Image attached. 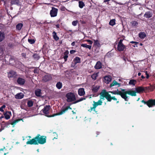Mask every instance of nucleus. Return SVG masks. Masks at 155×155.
Masks as SVG:
<instances>
[{"instance_id":"obj_11","label":"nucleus","mask_w":155,"mask_h":155,"mask_svg":"<svg viewBox=\"0 0 155 155\" xmlns=\"http://www.w3.org/2000/svg\"><path fill=\"white\" fill-rule=\"evenodd\" d=\"M153 14V11L150 9V11H147L145 13L143 16L147 18H149L152 17Z\"/></svg>"},{"instance_id":"obj_45","label":"nucleus","mask_w":155,"mask_h":155,"mask_svg":"<svg viewBox=\"0 0 155 155\" xmlns=\"http://www.w3.org/2000/svg\"><path fill=\"white\" fill-rule=\"evenodd\" d=\"M14 46V45L13 43L9 42L8 44V46L10 48H12Z\"/></svg>"},{"instance_id":"obj_61","label":"nucleus","mask_w":155,"mask_h":155,"mask_svg":"<svg viewBox=\"0 0 155 155\" xmlns=\"http://www.w3.org/2000/svg\"><path fill=\"white\" fill-rule=\"evenodd\" d=\"M96 134H97V135L96 136V137H97V136L99 134L100 132L97 131V132H96Z\"/></svg>"},{"instance_id":"obj_17","label":"nucleus","mask_w":155,"mask_h":155,"mask_svg":"<svg viewBox=\"0 0 155 155\" xmlns=\"http://www.w3.org/2000/svg\"><path fill=\"white\" fill-rule=\"evenodd\" d=\"M136 91L137 93H140L143 92L145 91V89L142 86L138 87L135 88Z\"/></svg>"},{"instance_id":"obj_44","label":"nucleus","mask_w":155,"mask_h":155,"mask_svg":"<svg viewBox=\"0 0 155 155\" xmlns=\"http://www.w3.org/2000/svg\"><path fill=\"white\" fill-rule=\"evenodd\" d=\"M78 22V20L74 21L72 22V25L74 26H76Z\"/></svg>"},{"instance_id":"obj_63","label":"nucleus","mask_w":155,"mask_h":155,"mask_svg":"<svg viewBox=\"0 0 155 155\" xmlns=\"http://www.w3.org/2000/svg\"><path fill=\"white\" fill-rule=\"evenodd\" d=\"M110 0H104V2H106L109 1Z\"/></svg>"},{"instance_id":"obj_32","label":"nucleus","mask_w":155,"mask_h":155,"mask_svg":"<svg viewBox=\"0 0 155 155\" xmlns=\"http://www.w3.org/2000/svg\"><path fill=\"white\" fill-rule=\"evenodd\" d=\"M136 83L137 81L136 80L134 79H131L130 81L129 84L130 85H134Z\"/></svg>"},{"instance_id":"obj_57","label":"nucleus","mask_w":155,"mask_h":155,"mask_svg":"<svg viewBox=\"0 0 155 155\" xmlns=\"http://www.w3.org/2000/svg\"><path fill=\"white\" fill-rule=\"evenodd\" d=\"M75 43H76V42L75 41H73V42L71 44V45L73 46H74L75 45Z\"/></svg>"},{"instance_id":"obj_20","label":"nucleus","mask_w":155,"mask_h":155,"mask_svg":"<svg viewBox=\"0 0 155 155\" xmlns=\"http://www.w3.org/2000/svg\"><path fill=\"white\" fill-rule=\"evenodd\" d=\"M94 68L96 69H99L102 68V63L100 61L97 62Z\"/></svg>"},{"instance_id":"obj_24","label":"nucleus","mask_w":155,"mask_h":155,"mask_svg":"<svg viewBox=\"0 0 155 155\" xmlns=\"http://www.w3.org/2000/svg\"><path fill=\"white\" fill-rule=\"evenodd\" d=\"M100 87L98 86H93L92 88V91L94 93H96L99 89Z\"/></svg>"},{"instance_id":"obj_59","label":"nucleus","mask_w":155,"mask_h":155,"mask_svg":"<svg viewBox=\"0 0 155 155\" xmlns=\"http://www.w3.org/2000/svg\"><path fill=\"white\" fill-rule=\"evenodd\" d=\"M144 88L145 89V91H147L149 89V87H144Z\"/></svg>"},{"instance_id":"obj_48","label":"nucleus","mask_w":155,"mask_h":155,"mask_svg":"<svg viewBox=\"0 0 155 155\" xmlns=\"http://www.w3.org/2000/svg\"><path fill=\"white\" fill-rule=\"evenodd\" d=\"M6 106L5 105H3L1 107H0V111L2 112H4V110L3 109L5 108Z\"/></svg>"},{"instance_id":"obj_51","label":"nucleus","mask_w":155,"mask_h":155,"mask_svg":"<svg viewBox=\"0 0 155 155\" xmlns=\"http://www.w3.org/2000/svg\"><path fill=\"white\" fill-rule=\"evenodd\" d=\"M21 55L22 57H23L25 58H26V53H23L21 54Z\"/></svg>"},{"instance_id":"obj_34","label":"nucleus","mask_w":155,"mask_h":155,"mask_svg":"<svg viewBox=\"0 0 155 155\" xmlns=\"http://www.w3.org/2000/svg\"><path fill=\"white\" fill-rule=\"evenodd\" d=\"M79 7L81 8H82L85 6V4L84 2L82 1L79 2Z\"/></svg>"},{"instance_id":"obj_22","label":"nucleus","mask_w":155,"mask_h":155,"mask_svg":"<svg viewBox=\"0 0 155 155\" xmlns=\"http://www.w3.org/2000/svg\"><path fill=\"white\" fill-rule=\"evenodd\" d=\"M35 94L37 97H41L42 94L41 90L40 89L36 90L35 91Z\"/></svg>"},{"instance_id":"obj_43","label":"nucleus","mask_w":155,"mask_h":155,"mask_svg":"<svg viewBox=\"0 0 155 155\" xmlns=\"http://www.w3.org/2000/svg\"><path fill=\"white\" fill-rule=\"evenodd\" d=\"M28 41L29 43L30 44H32L35 43V41L34 39H28Z\"/></svg>"},{"instance_id":"obj_55","label":"nucleus","mask_w":155,"mask_h":155,"mask_svg":"<svg viewBox=\"0 0 155 155\" xmlns=\"http://www.w3.org/2000/svg\"><path fill=\"white\" fill-rule=\"evenodd\" d=\"M146 78L148 79L149 77V74L147 73V71H146Z\"/></svg>"},{"instance_id":"obj_58","label":"nucleus","mask_w":155,"mask_h":155,"mask_svg":"<svg viewBox=\"0 0 155 155\" xmlns=\"http://www.w3.org/2000/svg\"><path fill=\"white\" fill-rule=\"evenodd\" d=\"M57 28H60V25L58 24L55 25Z\"/></svg>"},{"instance_id":"obj_8","label":"nucleus","mask_w":155,"mask_h":155,"mask_svg":"<svg viewBox=\"0 0 155 155\" xmlns=\"http://www.w3.org/2000/svg\"><path fill=\"white\" fill-rule=\"evenodd\" d=\"M58 9L54 7H52L50 12V14L51 17H54L57 16Z\"/></svg>"},{"instance_id":"obj_1","label":"nucleus","mask_w":155,"mask_h":155,"mask_svg":"<svg viewBox=\"0 0 155 155\" xmlns=\"http://www.w3.org/2000/svg\"><path fill=\"white\" fill-rule=\"evenodd\" d=\"M46 137L41 136L39 134L33 138L28 141L26 142L27 144L38 145V144H43L46 142Z\"/></svg>"},{"instance_id":"obj_42","label":"nucleus","mask_w":155,"mask_h":155,"mask_svg":"<svg viewBox=\"0 0 155 155\" xmlns=\"http://www.w3.org/2000/svg\"><path fill=\"white\" fill-rule=\"evenodd\" d=\"M4 115L5 116V118L7 120H8L10 118V115L7 114L6 113H5L4 114Z\"/></svg>"},{"instance_id":"obj_36","label":"nucleus","mask_w":155,"mask_h":155,"mask_svg":"<svg viewBox=\"0 0 155 155\" xmlns=\"http://www.w3.org/2000/svg\"><path fill=\"white\" fill-rule=\"evenodd\" d=\"M112 99L114 101H117V99L115 98V97H111V95L110 94L109 97L108 98V101L110 102L111 101Z\"/></svg>"},{"instance_id":"obj_31","label":"nucleus","mask_w":155,"mask_h":155,"mask_svg":"<svg viewBox=\"0 0 155 155\" xmlns=\"http://www.w3.org/2000/svg\"><path fill=\"white\" fill-rule=\"evenodd\" d=\"M81 46L84 48H88L90 50L91 48V45H88L87 44H82L81 45Z\"/></svg>"},{"instance_id":"obj_9","label":"nucleus","mask_w":155,"mask_h":155,"mask_svg":"<svg viewBox=\"0 0 155 155\" xmlns=\"http://www.w3.org/2000/svg\"><path fill=\"white\" fill-rule=\"evenodd\" d=\"M81 62V58L78 57H76L74 59L71 64V67H74L78 63H80Z\"/></svg>"},{"instance_id":"obj_60","label":"nucleus","mask_w":155,"mask_h":155,"mask_svg":"<svg viewBox=\"0 0 155 155\" xmlns=\"http://www.w3.org/2000/svg\"><path fill=\"white\" fill-rule=\"evenodd\" d=\"M18 121V122L21 121V120H22V121H23V119H21V118H20V119H17Z\"/></svg>"},{"instance_id":"obj_21","label":"nucleus","mask_w":155,"mask_h":155,"mask_svg":"<svg viewBox=\"0 0 155 155\" xmlns=\"http://www.w3.org/2000/svg\"><path fill=\"white\" fill-rule=\"evenodd\" d=\"M5 38V33L4 32L0 31V42L3 41Z\"/></svg>"},{"instance_id":"obj_26","label":"nucleus","mask_w":155,"mask_h":155,"mask_svg":"<svg viewBox=\"0 0 155 155\" xmlns=\"http://www.w3.org/2000/svg\"><path fill=\"white\" fill-rule=\"evenodd\" d=\"M19 3V0H11L10 4L11 5H18Z\"/></svg>"},{"instance_id":"obj_47","label":"nucleus","mask_w":155,"mask_h":155,"mask_svg":"<svg viewBox=\"0 0 155 155\" xmlns=\"http://www.w3.org/2000/svg\"><path fill=\"white\" fill-rule=\"evenodd\" d=\"M138 25V23L135 21H134L132 22V25L133 26H137Z\"/></svg>"},{"instance_id":"obj_50","label":"nucleus","mask_w":155,"mask_h":155,"mask_svg":"<svg viewBox=\"0 0 155 155\" xmlns=\"http://www.w3.org/2000/svg\"><path fill=\"white\" fill-rule=\"evenodd\" d=\"M33 72L34 73L38 74L39 71V70L37 68H35Z\"/></svg>"},{"instance_id":"obj_16","label":"nucleus","mask_w":155,"mask_h":155,"mask_svg":"<svg viewBox=\"0 0 155 155\" xmlns=\"http://www.w3.org/2000/svg\"><path fill=\"white\" fill-rule=\"evenodd\" d=\"M25 82V79L21 78H18L17 80L18 83L21 85H24Z\"/></svg>"},{"instance_id":"obj_5","label":"nucleus","mask_w":155,"mask_h":155,"mask_svg":"<svg viewBox=\"0 0 155 155\" xmlns=\"http://www.w3.org/2000/svg\"><path fill=\"white\" fill-rule=\"evenodd\" d=\"M66 97L67 98V101L68 102H71L76 100L75 94L72 92H69L67 93Z\"/></svg>"},{"instance_id":"obj_37","label":"nucleus","mask_w":155,"mask_h":155,"mask_svg":"<svg viewBox=\"0 0 155 155\" xmlns=\"http://www.w3.org/2000/svg\"><path fill=\"white\" fill-rule=\"evenodd\" d=\"M115 19L111 20L109 22V25L112 26H114L115 24Z\"/></svg>"},{"instance_id":"obj_54","label":"nucleus","mask_w":155,"mask_h":155,"mask_svg":"<svg viewBox=\"0 0 155 155\" xmlns=\"http://www.w3.org/2000/svg\"><path fill=\"white\" fill-rule=\"evenodd\" d=\"M10 124H11L10 123H9V121H8L5 122V126H8Z\"/></svg>"},{"instance_id":"obj_29","label":"nucleus","mask_w":155,"mask_h":155,"mask_svg":"<svg viewBox=\"0 0 155 155\" xmlns=\"http://www.w3.org/2000/svg\"><path fill=\"white\" fill-rule=\"evenodd\" d=\"M52 35L54 39L56 41H58L59 38L57 36V33L54 31L52 33Z\"/></svg>"},{"instance_id":"obj_7","label":"nucleus","mask_w":155,"mask_h":155,"mask_svg":"<svg viewBox=\"0 0 155 155\" xmlns=\"http://www.w3.org/2000/svg\"><path fill=\"white\" fill-rule=\"evenodd\" d=\"M51 108L50 105H46L44 108L42 109V111L45 114V116L48 117H52L51 116L52 115H49L48 114H49V110Z\"/></svg>"},{"instance_id":"obj_62","label":"nucleus","mask_w":155,"mask_h":155,"mask_svg":"<svg viewBox=\"0 0 155 155\" xmlns=\"http://www.w3.org/2000/svg\"><path fill=\"white\" fill-rule=\"evenodd\" d=\"M123 59L124 61H126V58L125 57H123Z\"/></svg>"},{"instance_id":"obj_28","label":"nucleus","mask_w":155,"mask_h":155,"mask_svg":"<svg viewBox=\"0 0 155 155\" xmlns=\"http://www.w3.org/2000/svg\"><path fill=\"white\" fill-rule=\"evenodd\" d=\"M56 86L58 89H61L62 87V83L60 81L58 82L56 85Z\"/></svg>"},{"instance_id":"obj_46","label":"nucleus","mask_w":155,"mask_h":155,"mask_svg":"<svg viewBox=\"0 0 155 155\" xmlns=\"http://www.w3.org/2000/svg\"><path fill=\"white\" fill-rule=\"evenodd\" d=\"M18 121L17 119H16L15 120H14L13 122L10 123L12 125H15L16 123H18Z\"/></svg>"},{"instance_id":"obj_12","label":"nucleus","mask_w":155,"mask_h":155,"mask_svg":"<svg viewBox=\"0 0 155 155\" xmlns=\"http://www.w3.org/2000/svg\"><path fill=\"white\" fill-rule=\"evenodd\" d=\"M109 92L112 94L120 95L121 97L123 99V91H122L121 90V91H118V89H117V91H109Z\"/></svg>"},{"instance_id":"obj_14","label":"nucleus","mask_w":155,"mask_h":155,"mask_svg":"<svg viewBox=\"0 0 155 155\" xmlns=\"http://www.w3.org/2000/svg\"><path fill=\"white\" fill-rule=\"evenodd\" d=\"M8 77L9 78H15L17 76V73L13 70H11L8 73Z\"/></svg>"},{"instance_id":"obj_19","label":"nucleus","mask_w":155,"mask_h":155,"mask_svg":"<svg viewBox=\"0 0 155 155\" xmlns=\"http://www.w3.org/2000/svg\"><path fill=\"white\" fill-rule=\"evenodd\" d=\"M24 96L23 94L21 92L18 93L16 94L15 96V98L17 99H21Z\"/></svg>"},{"instance_id":"obj_10","label":"nucleus","mask_w":155,"mask_h":155,"mask_svg":"<svg viewBox=\"0 0 155 155\" xmlns=\"http://www.w3.org/2000/svg\"><path fill=\"white\" fill-rule=\"evenodd\" d=\"M52 77L51 74H47L44 76L42 78V81L43 82H48L52 79Z\"/></svg>"},{"instance_id":"obj_4","label":"nucleus","mask_w":155,"mask_h":155,"mask_svg":"<svg viewBox=\"0 0 155 155\" xmlns=\"http://www.w3.org/2000/svg\"><path fill=\"white\" fill-rule=\"evenodd\" d=\"M123 39H120L117 45V50L119 51H124L126 50L127 46L123 43Z\"/></svg>"},{"instance_id":"obj_38","label":"nucleus","mask_w":155,"mask_h":155,"mask_svg":"<svg viewBox=\"0 0 155 155\" xmlns=\"http://www.w3.org/2000/svg\"><path fill=\"white\" fill-rule=\"evenodd\" d=\"M98 76V73H94L91 75V78L95 80L96 79L97 77Z\"/></svg>"},{"instance_id":"obj_18","label":"nucleus","mask_w":155,"mask_h":155,"mask_svg":"<svg viewBox=\"0 0 155 155\" xmlns=\"http://www.w3.org/2000/svg\"><path fill=\"white\" fill-rule=\"evenodd\" d=\"M78 94L80 96H82L84 95L85 94L84 89L83 88H81L79 89L78 91Z\"/></svg>"},{"instance_id":"obj_35","label":"nucleus","mask_w":155,"mask_h":155,"mask_svg":"<svg viewBox=\"0 0 155 155\" xmlns=\"http://www.w3.org/2000/svg\"><path fill=\"white\" fill-rule=\"evenodd\" d=\"M94 45L97 46V47H99L101 46V45L98 40H94Z\"/></svg>"},{"instance_id":"obj_56","label":"nucleus","mask_w":155,"mask_h":155,"mask_svg":"<svg viewBox=\"0 0 155 155\" xmlns=\"http://www.w3.org/2000/svg\"><path fill=\"white\" fill-rule=\"evenodd\" d=\"M87 41L88 42H89V44H90V45H91L93 43V41H92L91 40H88Z\"/></svg>"},{"instance_id":"obj_3","label":"nucleus","mask_w":155,"mask_h":155,"mask_svg":"<svg viewBox=\"0 0 155 155\" xmlns=\"http://www.w3.org/2000/svg\"><path fill=\"white\" fill-rule=\"evenodd\" d=\"M103 102L102 100H100L96 102L94 101H93V107H91L88 111L90 112H91L93 110L96 114H98V112L97 110H96V107L98 105H101L102 104Z\"/></svg>"},{"instance_id":"obj_33","label":"nucleus","mask_w":155,"mask_h":155,"mask_svg":"<svg viewBox=\"0 0 155 155\" xmlns=\"http://www.w3.org/2000/svg\"><path fill=\"white\" fill-rule=\"evenodd\" d=\"M33 102L32 101L30 100L28 101L27 102L28 106L29 107H31L33 106Z\"/></svg>"},{"instance_id":"obj_41","label":"nucleus","mask_w":155,"mask_h":155,"mask_svg":"<svg viewBox=\"0 0 155 155\" xmlns=\"http://www.w3.org/2000/svg\"><path fill=\"white\" fill-rule=\"evenodd\" d=\"M33 57L35 59L38 60L40 58V57L38 54H35L33 55Z\"/></svg>"},{"instance_id":"obj_40","label":"nucleus","mask_w":155,"mask_h":155,"mask_svg":"<svg viewBox=\"0 0 155 155\" xmlns=\"http://www.w3.org/2000/svg\"><path fill=\"white\" fill-rule=\"evenodd\" d=\"M104 79L107 83L110 82L111 80V79L110 77L109 76H105L104 77Z\"/></svg>"},{"instance_id":"obj_23","label":"nucleus","mask_w":155,"mask_h":155,"mask_svg":"<svg viewBox=\"0 0 155 155\" xmlns=\"http://www.w3.org/2000/svg\"><path fill=\"white\" fill-rule=\"evenodd\" d=\"M147 36V35L144 32H141L139 34V37L141 39H143Z\"/></svg>"},{"instance_id":"obj_30","label":"nucleus","mask_w":155,"mask_h":155,"mask_svg":"<svg viewBox=\"0 0 155 155\" xmlns=\"http://www.w3.org/2000/svg\"><path fill=\"white\" fill-rule=\"evenodd\" d=\"M23 26V24L22 23H18L16 26V29L18 30H20L21 29Z\"/></svg>"},{"instance_id":"obj_39","label":"nucleus","mask_w":155,"mask_h":155,"mask_svg":"<svg viewBox=\"0 0 155 155\" xmlns=\"http://www.w3.org/2000/svg\"><path fill=\"white\" fill-rule=\"evenodd\" d=\"M85 99H86V98L85 97H81L79 100H77L74 101L73 102V104H76V103H78L79 102L81 101L84 100H85Z\"/></svg>"},{"instance_id":"obj_15","label":"nucleus","mask_w":155,"mask_h":155,"mask_svg":"<svg viewBox=\"0 0 155 155\" xmlns=\"http://www.w3.org/2000/svg\"><path fill=\"white\" fill-rule=\"evenodd\" d=\"M148 105L149 107H151L155 106V99H150L148 100Z\"/></svg>"},{"instance_id":"obj_52","label":"nucleus","mask_w":155,"mask_h":155,"mask_svg":"<svg viewBox=\"0 0 155 155\" xmlns=\"http://www.w3.org/2000/svg\"><path fill=\"white\" fill-rule=\"evenodd\" d=\"M76 51L74 50H71L70 51V53L71 54H73L76 52Z\"/></svg>"},{"instance_id":"obj_25","label":"nucleus","mask_w":155,"mask_h":155,"mask_svg":"<svg viewBox=\"0 0 155 155\" xmlns=\"http://www.w3.org/2000/svg\"><path fill=\"white\" fill-rule=\"evenodd\" d=\"M69 54V51L68 50L66 51L64 53V56L63 58L64 60L65 61H66L67 60V58L68 57V54Z\"/></svg>"},{"instance_id":"obj_64","label":"nucleus","mask_w":155,"mask_h":155,"mask_svg":"<svg viewBox=\"0 0 155 155\" xmlns=\"http://www.w3.org/2000/svg\"><path fill=\"white\" fill-rule=\"evenodd\" d=\"M12 60H13V59L12 58V57H11L9 59V61L10 62L11 61H12Z\"/></svg>"},{"instance_id":"obj_49","label":"nucleus","mask_w":155,"mask_h":155,"mask_svg":"<svg viewBox=\"0 0 155 155\" xmlns=\"http://www.w3.org/2000/svg\"><path fill=\"white\" fill-rule=\"evenodd\" d=\"M142 103H144L145 104H147V105L148 106V100L147 101H145L144 100L141 101Z\"/></svg>"},{"instance_id":"obj_6","label":"nucleus","mask_w":155,"mask_h":155,"mask_svg":"<svg viewBox=\"0 0 155 155\" xmlns=\"http://www.w3.org/2000/svg\"><path fill=\"white\" fill-rule=\"evenodd\" d=\"M68 109L71 110L72 108L71 107H70V106H68L64 107H63L61 108V110L60 112L56 114H52V116H51L54 117L57 115H62L64 114L68 110Z\"/></svg>"},{"instance_id":"obj_2","label":"nucleus","mask_w":155,"mask_h":155,"mask_svg":"<svg viewBox=\"0 0 155 155\" xmlns=\"http://www.w3.org/2000/svg\"><path fill=\"white\" fill-rule=\"evenodd\" d=\"M122 91H123V99L125 101H128V96L127 94L129 95L132 96H136V91L129 90L126 91L125 89L120 88Z\"/></svg>"},{"instance_id":"obj_27","label":"nucleus","mask_w":155,"mask_h":155,"mask_svg":"<svg viewBox=\"0 0 155 155\" xmlns=\"http://www.w3.org/2000/svg\"><path fill=\"white\" fill-rule=\"evenodd\" d=\"M118 85V87H119L120 86V84L118 83L117 81H116L115 80H114L112 83L110 84V87H111L112 86H114L115 85Z\"/></svg>"},{"instance_id":"obj_53","label":"nucleus","mask_w":155,"mask_h":155,"mask_svg":"<svg viewBox=\"0 0 155 155\" xmlns=\"http://www.w3.org/2000/svg\"><path fill=\"white\" fill-rule=\"evenodd\" d=\"M130 43L131 44H135V45H137V44H138L139 43L136 41H131L130 42Z\"/></svg>"},{"instance_id":"obj_13","label":"nucleus","mask_w":155,"mask_h":155,"mask_svg":"<svg viewBox=\"0 0 155 155\" xmlns=\"http://www.w3.org/2000/svg\"><path fill=\"white\" fill-rule=\"evenodd\" d=\"M110 95V94H109L108 92L105 90H103L100 94V97L105 98L107 101Z\"/></svg>"}]
</instances>
